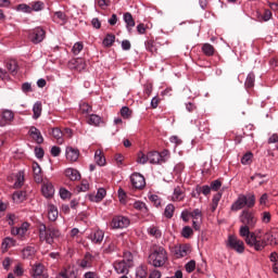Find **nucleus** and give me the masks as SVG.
<instances>
[{"label":"nucleus","mask_w":278,"mask_h":278,"mask_svg":"<svg viewBox=\"0 0 278 278\" xmlns=\"http://www.w3.org/2000/svg\"><path fill=\"white\" fill-rule=\"evenodd\" d=\"M28 229H29V223H27V222L23 223V224L18 227L21 240H23V238H25V233H27Z\"/></svg>","instance_id":"46"},{"label":"nucleus","mask_w":278,"mask_h":278,"mask_svg":"<svg viewBox=\"0 0 278 278\" xmlns=\"http://www.w3.org/2000/svg\"><path fill=\"white\" fill-rule=\"evenodd\" d=\"M55 278H77V273L74 269H62Z\"/></svg>","instance_id":"21"},{"label":"nucleus","mask_w":278,"mask_h":278,"mask_svg":"<svg viewBox=\"0 0 278 278\" xmlns=\"http://www.w3.org/2000/svg\"><path fill=\"white\" fill-rule=\"evenodd\" d=\"M83 50H84V43L83 42H76L73 46V49H72L74 55H79V53H81Z\"/></svg>","instance_id":"50"},{"label":"nucleus","mask_w":278,"mask_h":278,"mask_svg":"<svg viewBox=\"0 0 278 278\" xmlns=\"http://www.w3.org/2000/svg\"><path fill=\"white\" fill-rule=\"evenodd\" d=\"M28 136L37 142V144H42L45 142V138L42 137V132L37 129L35 126H31L28 130Z\"/></svg>","instance_id":"12"},{"label":"nucleus","mask_w":278,"mask_h":278,"mask_svg":"<svg viewBox=\"0 0 278 278\" xmlns=\"http://www.w3.org/2000/svg\"><path fill=\"white\" fill-rule=\"evenodd\" d=\"M94 162L98 166H103L105 164V156H103L101 150L94 152Z\"/></svg>","instance_id":"37"},{"label":"nucleus","mask_w":278,"mask_h":278,"mask_svg":"<svg viewBox=\"0 0 278 278\" xmlns=\"http://www.w3.org/2000/svg\"><path fill=\"white\" fill-rule=\"evenodd\" d=\"M42 10H45V2L40 0L30 2L31 12H42Z\"/></svg>","instance_id":"31"},{"label":"nucleus","mask_w":278,"mask_h":278,"mask_svg":"<svg viewBox=\"0 0 278 278\" xmlns=\"http://www.w3.org/2000/svg\"><path fill=\"white\" fill-rule=\"evenodd\" d=\"M255 205V194H239L238 199L233 202L230 210L232 212H238L243 207H253Z\"/></svg>","instance_id":"4"},{"label":"nucleus","mask_w":278,"mask_h":278,"mask_svg":"<svg viewBox=\"0 0 278 278\" xmlns=\"http://www.w3.org/2000/svg\"><path fill=\"white\" fill-rule=\"evenodd\" d=\"M185 268H186L187 273H192V271H194V269L197 268V262H194V261L188 262V263L186 264Z\"/></svg>","instance_id":"58"},{"label":"nucleus","mask_w":278,"mask_h":278,"mask_svg":"<svg viewBox=\"0 0 278 278\" xmlns=\"http://www.w3.org/2000/svg\"><path fill=\"white\" fill-rule=\"evenodd\" d=\"M149 153V162L150 164H162V155H160V152L157 151H150Z\"/></svg>","instance_id":"20"},{"label":"nucleus","mask_w":278,"mask_h":278,"mask_svg":"<svg viewBox=\"0 0 278 278\" xmlns=\"http://www.w3.org/2000/svg\"><path fill=\"white\" fill-rule=\"evenodd\" d=\"M116 243L112 242L110 243L105 249L104 252L105 253H114V251H116Z\"/></svg>","instance_id":"62"},{"label":"nucleus","mask_w":278,"mask_h":278,"mask_svg":"<svg viewBox=\"0 0 278 278\" xmlns=\"http://www.w3.org/2000/svg\"><path fill=\"white\" fill-rule=\"evenodd\" d=\"M146 49L147 51H150V53H156L157 48L155 47V43L153 41H147L146 42Z\"/></svg>","instance_id":"53"},{"label":"nucleus","mask_w":278,"mask_h":278,"mask_svg":"<svg viewBox=\"0 0 278 278\" xmlns=\"http://www.w3.org/2000/svg\"><path fill=\"white\" fill-rule=\"evenodd\" d=\"M192 229L190 228V226H185L182 228V232H181V236L182 238H190V235L192 233Z\"/></svg>","instance_id":"60"},{"label":"nucleus","mask_w":278,"mask_h":278,"mask_svg":"<svg viewBox=\"0 0 278 278\" xmlns=\"http://www.w3.org/2000/svg\"><path fill=\"white\" fill-rule=\"evenodd\" d=\"M92 254L86 253L85 258L80 261V268H92Z\"/></svg>","instance_id":"28"},{"label":"nucleus","mask_w":278,"mask_h":278,"mask_svg":"<svg viewBox=\"0 0 278 278\" xmlns=\"http://www.w3.org/2000/svg\"><path fill=\"white\" fill-rule=\"evenodd\" d=\"M148 233L153 236V238H162V231H160V228L155 226L148 228Z\"/></svg>","instance_id":"45"},{"label":"nucleus","mask_w":278,"mask_h":278,"mask_svg":"<svg viewBox=\"0 0 278 278\" xmlns=\"http://www.w3.org/2000/svg\"><path fill=\"white\" fill-rule=\"evenodd\" d=\"M137 164H141V165H144L149 162V152L148 154H144V152L142 151H139L137 153Z\"/></svg>","instance_id":"36"},{"label":"nucleus","mask_w":278,"mask_h":278,"mask_svg":"<svg viewBox=\"0 0 278 278\" xmlns=\"http://www.w3.org/2000/svg\"><path fill=\"white\" fill-rule=\"evenodd\" d=\"M114 269L118 275L129 274V264L125 261H118L114 263Z\"/></svg>","instance_id":"14"},{"label":"nucleus","mask_w":278,"mask_h":278,"mask_svg":"<svg viewBox=\"0 0 278 278\" xmlns=\"http://www.w3.org/2000/svg\"><path fill=\"white\" fill-rule=\"evenodd\" d=\"M134 207L138 210V212H141V214H149V207H147V204L142 201H136Z\"/></svg>","instance_id":"34"},{"label":"nucleus","mask_w":278,"mask_h":278,"mask_svg":"<svg viewBox=\"0 0 278 278\" xmlns=\"http://www.w3.org/2000/svg\"><path fill=\"white\" fill-rule=\"evenodd\" d=\"M189 214L193 220H201L203 218V213L199 208L193 210V212Z\"/></svg>","instance_id":"49"},{"label":"nucleus","mask_w":278,"mask_h":278,"mask_svg":"<svg viewBox=\"0 0 278 278\" xmlns=\"http://www.w3.org/2000/svg\"><path fill=\"white\" fill-rule=\"evenodd\" d=\"M35 253H36V248L31 245L24 248L22 251V255L24 258L31 257V255H34Z\"/></svg>","instance_id":"41"},{"label":"nucleus","mask_w":278,"mask_h":278,"mask_svg":"<svg viewBox=\"0 0 278 278\" xmlns=\"http://www.w3.org/2000/svg\"><path fill=\"white\" fill-rule=\"evenodd\" d=\"M121 116H123V118H130L131 117V110H129V106H123L121 109Z\"/></svg>","instance_id":"51"},{"label":"nucleus","mask_w":278,"mask_h":278,"mask_svg":"<svg viewBox=\"0 0 278 278\" xmlns=\"http://www.w3.org/2000/svg\"><path fill=\"white\" fill-rule=\"evenodd\" d=\"M59 194L61 199H71V191H68L66 188H61L59 191Z\"/></svg>","instance_id":"57"},{"label":"nucleus","mask_w":278,"mask_h":278,"mask_svg":"<svg viewBox=\"0 0 278 278\" xmlns=\"http://www.w3.org/2000/svg\"><path fill=\"white\" fill-rule=\"evenodd\" d=\"M190 251L191 250H190V245L189 244L175 245L173 248V254L178 260L181 258V257H186V256L190 255Z\"/></svg>","instance_id":"9"},{"label":"nucleus","mask_w":278,"mask_h":278,"mask_svg":"<svg viewBox=\"0 0 278 278\" xmlns=\"http://www.w3.org/2000/svg\"><path fill=\"white\" fill-rule=\"evenodd\" d=\"M58 207L53 204L49 205L48 207V218L49 220H51L52 223L58 220Z\"/></svg>","instance_id":"29"},{"label":"nucleus","mask_w":278,"mask_h":278,"mask_svg":"<svg viewBox=\"0 0 278 278\" xmlns=\"http://www.w3.org/2000/svg\"><path fill=\"white\" fill-rule=\"evenodd\" d=\"M130 181H131V185L138 190H140V189L144 188V186H147L144 176H142V174H140V173L132 174L130 176Z\"/></svg>","instance_id":"10"},{"label":"nucleus","mask_w":278,"mask_h":278,"mask_svg":"<svg viewBox=\"0 0 278 278\" xmlns=\"http://www.w3.org/2000/svg\"><path fill=\"white\" fill-rule=\"evenodd\" d=\"M227 249L236 251V253H244V241L238 239L236 235H229L226 241Z\"/></svg>","instance_id":"6"},{"label":"nucleus","mask_w":278,"mask_h":278,"mask_svg":"<svg viewBox=\"0 0 278 278\" xmlns=\"http://www.w3.org/2000/svg\"><path fill=\"white\" fill-rule=\"evenodd\" d=\"M149 200L151 201V203H154L155 207H160L162 205V200L155 194L150 195Z\"/></svg>","instance_id":"54"},{"label":"nucleus","mask_w":278,"mask_h":278,"mask_svg":"<svg viewBox=\"0 0 278 278\" xmlns=\"http://www.w3.org/2000/svg\"><path fill=\"white\" fill-rule=\"evenodd\" d=\"M33 118L34 121H38V117L42 115V103L37 101L33 106Z\"/></svg>","instance_id":"27"},{"label":"nucleus","mask_w":278,"mask_h":278,"mask_svg":"<svg viewBox=\"0 0 278 278\" xmlns=\"http://www.w3.org/2000/svg\"><path fill=\"white\" fill-rule=\"evenodd\" d=\"M23 184H25V172L20 170L15 175V182H14V188H23Z\"/></svg>","instance_id":"24"},{"label":"nucleus","mask_w":278,"mask_h":278,"mask_svg":"<svg viewBox=\"0 0 278 278\" xmlns=\"http://www.w3.org/2000/svg\"><path fill=\"white\" fill-rule=\"evenodd\" d=\"M242 238L245 240L248 247H252L255 251H263V249H266V239H257L255 232H250V235Z\"/></svg>","instance_id":"5"},{"label":"nucleus","mask_w":278,"mask_h":278,"mask_svg":"<svg viewBox=\"0 0 278 278\" xmlns=\"http://www.w3.org/2000/svg\"><path fill=\"white\" fill-rule=\"evenodd\" d=\"M41 192L46 199H51V197L55 194V188L53 187V184H51L50 181H47L42 184Z\"/></svg>","instance_id":"11"},{"label":"nucleus","mask_w":278,"mask_h":278,"mask_svg":"<svg viewBox=\"0 0 278 278\" xmlns=\"http://www.w3.org/2000/svg\"><path fill=\"white\" fill-rule=\"evenodd\" d=\"M65 155L66 160L70 162H77V160H79V150L73 147H68L66 148Z\"/></svg>","instance_id":"15"},{"label":"nucleus","mask_w":278,"mask_h":278,"mask_svg":"<svg viewBox=\"0 0 278 278\" xmlns=\"http://www.w3.org/2000/svg\"><path fill=\"white\" fill-rule=\"evenodd\" d=\"M184 199H186V192L181 190V187L177 186L174 188V191L170 195V201L174 203H180V201H184Z\"/></svg>","instance_id":"13"},{"label":"nucleus","mask_w":278,"mask_h":278,"mask_svg":"<svg viewBox=\"0 0 278 278\" xmlns=\"http://www.w3.org/2000/svg\"><path fill=\"white\" fill-rule=\"evenodd\" d=\"M65 177L71 179V181H79V179H81V174L75 168H67L65 169Z\"/></svg>","instance_id":"18"},{"label":"nucleus","mask_w":278,"mask_h":278,"mask_svg":"<svg viewBox=\"0 0 278 278\" xmlns=\"http://www.w3.org/2000/svg\"><path fill=\"white\" fill-rule=\"evenodd\" d=\"M2 118L5 119L8 123H12V121H14V112L10 110H4L2 112Z\"/></svg>","instance_id":"47"},{"label":"nucleus","mask_w":278,"mask_h":278,"mask_svg":"<svg viewBox=\"0 0 278 278\" xmlns=\"http://www.w3.org/2000/svg\"><path fill=\"white\" fill-rule=\"evenodd\" d=\"M239 220L242 224L239 228V236L244 238L251 233V229H255L257 217L253 211L243 210L239 215Z\"/></svg>","instance_id":"1"},{"label":"nucleus","mask_w":278,"mask_h":278,"mask_svg":"<svg viewBox=\"0 0 278 278\" xmlns=\"http://www.w3.org/2000/svg\"><path fill=\"white\" fill-rule=\"evenodd\" d=\"M130 223L127 216L116 215L112 218L111 227L112 229H127Z\"/></svg>","instance_id":"7"},{"label":"nucleus","mask_w":278,"mask_h":278,"mask_svg":"<svg viewBox=\"0 0 278 278\" xmlns=\"http://www.w3.org/2000/svg\"><path fill=\"white\" fill-rule=\"evenodd\" d=\"M45 29H42L41 27H36L28 34V38L30 41H33L34 45H40V42L45 40Z\"/></svg>","instance_id":"8"},{"label":"nucleus","mask_w":278,"mask_h":278,"mask_svg":"<svg viewBox=\"0 0 278 278\" xmlns=\"http://www.w3.org/2000/svg\"><path fill=\"white\" fill-rule=\"evenodd\" d=\"M22 91L25 92V93L33 92L31 84L30 83H24L22 85Z\"/></svg>","instance_id":"63"},{"label":"nucleus","mask_w":278,"mask_h":278,"mask_svg":"<svg viewBox=\"0 0 278 278\" xmlns=\"http://www.w3.org/2000/svg\"><path fill=\"white\" fill-rule=\"evenodd\" d=\"M174 214H175V205L172 203L167 204L164 210L165 218H173Z\"/></svg>","instance_id":"39"},{"label":"nucleus","mask_w":278,"mask_h":278,"mask_svg":"<svg viewBox=\"0 0 278 278\" xmlns=\"http://www.w3.org/2000/svg\"><path fill=\"white\" fill-rule=\"evenodd\" d=\"M115 40H116V36L112 35V34H108L102 41L103 47H112L114 45Z\"/></svg>","instance_id":"40"},{"label":"nucleus","mask_w":278,"mask_h":278,"mask_svg":"<svg viewBox=\"0 0 278 278\" xmlns=\"http://www.w3.org/2000/svg\"><path fill=\"white\" fill-rule=\"evenodd\" d=\"M251 160H253V153L247 152L242 157H241V164L247 166L248 164H251Z\"/></svg>","instance_id":"48"},{"label":"nucleus","mask_w":278,"mask_h":278,"mask_svg":"<svg viewBox=\"0 0 278 278\" xmlns=\"http://www.w3.org/2000/svg\"><path fill=\"white\" fill-rule=\"evenodd\" d=\"M15 10L16 12H23V14H31V4L21 3Z\"/></svg>","instance_id":"35"},{"label":"nucleus","mask_w":278,"mask_h":278,"mask_svg":"<svg viewBox=\"0 0 278 278\" xmlns=\"http://www.w3.org/2000/svg\"><path fill=\"white\" fill-rule=\"evenodd\" d=\"M197 192L198 194H204V197H207L210 192H212V187L204 185V186H197Z\"/></svg>","instance_id":"42"},{"label":"nucleus","mask_w":278,"mask_h":278,"mask_svg":"<svg viewBox=\"0 0 278 278\" xmlns=\"http://www.w3.org/2000/svg\"><path fill=\"white\" fill-rule=\"evenodd\" d=\"M147 275H148L147 267L144 265L137 267V269H136L137 278H147Z\"/></svg>","instance_id":"44"},{"label":"nucleus","mask_w":278,"mask_h":278,"mask_svg":"<svg viewBox=\"0 0 278 278\" xmlns=\"http://www.w3.org/2000/svg\"><path fill=\"white\" fill-rule=\"evenodd\" d=\"M101 123H103V119L101 118V116H99L97 114L89 115V118H88V124L89 125H93L94 127H99L101 125Z\"/></svg>","instance_id":"32"},{"label":"nucleus","mask_w":278,"mask_h":278,"mask_svg":"<svg viewBox=\"0 0 278 278\" xmlns=\"http://www.w3.org/2000/svg\"><path fill=\"white\" fill-rule=\"evenodd\" d=\"M80 112L83 114H90V112H92V106H90V104L84 102L83 104H80Z\"/></svg>","instance_id":"52"},{"label":"nucleus","mask_w":278,"mask_h":278,"mask_svg":"<svg viewBox=\"0 0 278 278\" xmlns=\"http://www.w3.org/2000/svg\"><path fill=\"white\" fill-rule=\"evenodd\" d=\"M245 88H253L255 86V74L250 73L245 79Z\"/></svg>","instance_id":"43"},{"label":"nucleus","mask_w":278,"mask_h":278,"mask_svg":"<svg viewBox=\"0 0 278 278\" xmlns=\"http://www.w3.org/2000/svg\"><path fill=\"white\" fill-rule=\"evenodd\" d=\"M7 68L10 73L14 74L16 73V68H17V65H16V61H10L7 63Z\"/></svg>","instance_id":"56"},{"label":"nucleus","mask_w":278,"mask_h":278,"mask_svg":"<svg viewBox=\"0 0 278 278\" xmlns=\"http://www.w3.org/2000/svg\"><path fill=\"white\" fill-rule=\"evenodd\" d=\"M39 240L41 242H47V244H52L55 238H60V230L53 225L47 226L45 224H39Z\"/></svg>","instance_id":"3"},{"label":"nucleus","mask_w":278,"mask_h":278,"mask_svg":"<svg viewBox=\"0 0 278 278\" xmlns=\"http://www.w3.org/2000/svg\"><path fill=\"white\" fill-rule=\"evenodd\" d=\"M264 240L266 242V245L270 244L273 247L275 244H278V232H274L271 235H266L264 237Z\"/></svg>","instance_id":"30"},{"label":"nucleus","mask_w":278,"mask_h":278,"mask_svg":"<svg viewBox=\"0 0 278 278\" xmlns=\"http://www.w3.org/2000/svg\"><path fill=\"white\" fill-rule=\"evenodd\" d=\"M25 199H27V192L25 191H15L13 193V201H15V203H23Z\"/></svg>","instance_id":"33"},{"label":"nucleus","mask_w":278,"mask_h":278,"mask_svg":"<svg viewBox=\"0 0 278 278\" xmlns=\"http://www.w3.org/2000/svg\"><path fill=\"white\" fill-rule=\"evenodd\" d=\"M53 138H55L58 144H64V132H62V129L60 128H52L51 131Z\"/></svg>","instance_id":"23"},{"label":"nucleus","mask_w":278,"mask_h":278,"mask_svg":"<svg viewBox=\"0 0 278 278\" xmlns=\"http://www.w3.org/2000/svg\"><path fill=\"white\" fill-rule=\"evenodd\" d=\"M106 194L108 191H105L104 188H99L97 194H89V201H92V203H101V200L105 199Z\"/></svg>","instance_id":"16"},{"label":"nucleus","mask_w":278,"mask_h":278,"mask_svg":"<svg viewBox=\"0 0 278 278\" xmlns=\"http://www.w3.org/2000/svg\"><path fill=\"white\" fill-rule=\"evenodd\" d=\"M33 173L36 184H42V168L38 162L33 163Z\"/></svg>","instance_id":"17"},{"label":"nucleus","mask_w":278,"mask_h":278,"mask_svg":"<svg viewBox=\"0 0 278 278\" xmlns=\"http://www.w3.org/2000/svg\"><path fill=\"white\" fill-rule=\"evenodd\" d=\"M53 157H59L60 153H62V149L58 146H53L50 151Z\"/></svg>","instance_id":"59"},{"label":"nucleus","mask_w":278,"mask_h":278,"mask_svg":"<svg viewBox=\"0 0 278 278\" xmlns=\"http://www.w3.org/2000/svg\"><path fill=\"white\" fill-rule=\"evenodd\" d=\"M149 278H162V271L154 269L150 273Z\"/></svg>","instance_id":"64"},{"label":"nucleus","mask_w":278,"mask_h":278,"mask_svg":"<svg viewBox=\"0 0 278 278\" xmlns=\"http://www.w3.org/2000/svg\"><path fill=\"white\" fill-rule=\"evenodd\" d=\"M214 46H212V43H204L202 46V53H204V55H207V56H212L214 55Z\"/></svg>","instance_id":"38"},{"label":"nucleus","mask_w":278,"mask_h":278,"mask_svg":"<svg viewBox=\"0 0 278 278\" xmlns=\"http://www.w3.org/2000/svg\"><path fill=\"white\" fill-rule=\"evenodd\" d=\"M11 247H16V241L11 237H5L1 243L2 251L5 252L8 249H11Z\"/></svg>","instance_id":"22"},{"label":"nucleus","mask_w":278,"mask_h":278,"mask_svg":"<svg viewBox=\"0 0 278 278\" xmlns=\"http://www.w3.org/2000/svg\"><path fill=\"white\" fill-rule=\"evenodd\" d=\"M42 273H45L43 264L38 263L33 266L31 277L38 278V277L42 276Z\"/></svg>","instance_id":"25"},{"label":"nucleus","mask_w":278,"mask_h":278,"mask_svg":"<svg viewBox=\"0 0 278 278\" xmlns=\"http://www.w3.org/2000/svg\"><path fill=\"white\" fill-rule=\"evenodd\" d=\"M124 22L126 23V29L128 34H131V28L136 27V22L134 21L131 13H124Z\"/></svg>","instance_id":"19"},{"label":"nucleus","mask_w":278,"mask_h":278,"mask_svg":"<svg viewBox=\"0 0 278 278\" xmlns=\"http://www.w3.org/2000/svg\"><path fill=\"white\" fill-rule=\"evenodd\" d=\"M104 237H105V232H103V230H96L93 235H91V241L94 244H99L100 242H103Z\"/></svg>","instance_id":"26"},{"label":"nucleus","mask_w":278,"mask_h":278,"mask_svg":"<svg viewBox=\"0 0 278 278\" xmlns=\"http://www.w3.org/2000/svg\"><path fill=\"white\" fill-rule=\"evenodd\" d=\"M168 262V253L162 245H154L148 256V263L154 268H162Z\"/></svg>","instance_id":"2"},{"label":"nucleus","mask_w":278,"mask_h":278,"mask_svg":"<svg viewBox=\"0 0 278 278\" xmlns=\"http://www.w3.org/2000/svg\"><path fill=\"white\" fill-rule=\"evenodd\" d=\"M220 186H223L220 180H214L213 182H211V190H220Z\"/></svg>","instance_id":"61"},{"label":"nucleus","mask_w":278,"mask_h":278,"mask_svg":"<svg viewBox=\"0 0 278 278\" xmlns=\"http://www.w3.org/2000/svg\"><path fill=\"white\" fill-rule=\"evenodd\" d=\"M161 164H164L166 162H168V157H170V152H168V150H163L161 153Z\"/></svg>","instance_id":"55"}]
</instances>
